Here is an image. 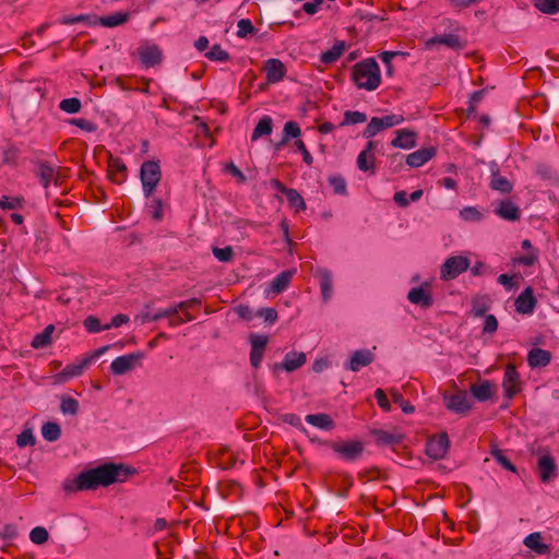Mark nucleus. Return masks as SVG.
<instances>
[{"instance_id":"f257e3e1","label":"nucleus","mask_w":559,"mask_h":559,"mask_svg":"<svg viewBox=\"0 0 559 559\" xmlns=\"http://www.w3.org/2000/svg\"><path fill=\"white\" fill-rule=\"evenodd\" d=\"M133 474H135V469L122 463H105L81 472L73 479H66L62 488L67 493L95 490L99 486L108 487L115 483H123Z\"/></svg>"},{"instance_id":"f03ea898","label":"nucleus","mask_w":559,"mask_h":559,"mask_svg":"<svg viewBox=\"0 0 559 559\" xmlns=\"http://www.w3.org/2000/svg\"><path fill=\"white\" fill-rule=\"evenodd\" d=\"M352 81L358 88L374 91L381 83L380 68L373 58L357 62L352 69Z\"/></svg>"},{"instance_id":"7ed1b4c3","label":"nucleus","mask_w":559,"mask_h":559,"mask_svg":"<svg viewBox=\"0 0 559 559\" xmlns=\"http://www.w3.org/2000/svg\"><path fill=\"white\" fill-rule=\"evenodd\" d=\"M143 193L148 199L162 179V170L157 160H146L140 169Z\"/></svg>"},{"instance_id":"20e7f679","label":"nucleus","mask_w":559,"mask_h":559,"mask_svg":"<svg viewBox=\"0 0 559 559\" xmlns=\"http://www.w3.org/2000/svg\"><path fill=\"white\" fill-rule=\"evenodd\" d=\"M330 449H332L340 459L346 462H356L362 456L365 444L359 440L334 441V443L330 444Z\"/></svg>"},{"instance_id":"39448f33","label":"nucleus","mask_w":559,"mask_h":559,"mask_svg":"<svg viewBox=\"0 0 559 559\" xmlns=\"http://www.w3.org/2000/svg\"><path fill=\"white\" fill-rule=\"evenodd\" d=\"M471 261L464 255L449 257L440 267V278L451 281L469 269Z\"/></svg>"},{"instance_id":"423d86ee","label":"nucleus","mask_w":559,"mask_h":559,"mask_svg":"<svg viewBox=\"0 0 559 559\" xmlns=\"http://www.w3.org/2000/svg\"><path fill=\"white\" fill-rule=\"evenodd\" d=\"M108 347L109 346H103L96 349L91 356L82 358L79 362L67 365L58 374V378L68 380L81 376L83 371L92 364V361L103 355L108 349Z\"/></svg>"},{"instance_id":"0eeeda50","label":"nucleus","mask_w":559,"mask_h":559,"mask_svg":"<svg viewBox=\"0 0 559 559\" xmlns=\"http://www.w3.org/2000/svg\"><path fill=\"white\" fill-rule=\"evenodd\" d=\"M143 358L144 353L140 350L119 356L112 360L110 371L116 376L124 374L140 365Z\"/></svg>"},{"instance_id":"6e6552de","label":"nucleus","mask_w":559,"mask_h":559,"mask_svg":"<svg viewBox=\"0 0 559 559\" xmlns=\"http://www.w3.org/2000/svg\"><path fill=\"white\" fill-rule=\"evenodd\" d=\"M502 388L504 397L508 400L513 399L521 391L520 374L512 364L506 366Z\"/></svg>"},{"instance_id":"1a4fd4ad","label":"nucleus","mask_w":559,"mask_h":559,"mask_svg":"<svg viewBox=\"0 0 559 559\" xmlns=\"http://www.w3.org/2000/svg\"><path fill=\"white\" fill-rule=\"evenodd\" d=\"M140 62L146 69L158 66L163 61V51L156 44H143L138 49Z\"/></svg>"},{"instance_id":"9d476101","label":"nucleus","mask_w":559,"mask_h":559,"mask_svg":"<svg viewBox=\"0 0 559 559\" xmlns=\"http://www.w3.org/2000/svg\"><path fill=\"white\" fill-rule=\"evenodd\" d=\"M450 445L447 432H441L430 438L426 443V454L433 459L440 460L445 456Z\"/></svg>"},{"instance_id":"9b49d317","label":"nucleus","mask_w":559,"mask_h":559,"mask_svg":"<svg viewBox=\"0 0 559 559\" xmlns=\"http://www.w3.org/2000/svg\"><path fill=\"white\" fill-rule=\"evenodd\" d=\"M428 287L427 282L418 287H413L407 294L409 302L420 306L423 309L430 308L433 305V298Z\"/></svg>"},{"instance_id":"f8f14e48","label":"nucleus","mask_w":559,"mask_h":559,"mask_svg":"<svg viewBox=\"0 0 559 559\" xmlns=\"http://www.w3.org/2000/svg\"><path fill=\"white\" fill-rule=\"evenodd\" d=\"M370 435L373 437L374 442L380 447L401 444L406 439V436L399 430L386 431L383 429H372Z\"/></svg>"},{"instance_id":"ddd939ff","label":"nucleus","mask_w":559,"mask_h":559,"mask_svg":"<svg viewBox=\"0 0 559 559\" xmlns=\"http://www.w3.org/2000/svg\"><path fill=\"white\" fill-rule=\"evenodd\" d=\"M537 300L534 296V290L527 286L515 299L514 306L518 313L531 314L536 307Z\"/></svg>"},{"instance_id":"4468645a","label":"nucleus","mask_w":559,"mask_h":559,"mask_svg":"<svg viewBox=\"0 0 559 559\" xmlns=\"http://www.w3.org/2000/svg\"><path fill=\"white\" fill-rule=\"evenodd\" d=\"M537 472L542 483H550L557 477V465L552 456L543 455L537 462Z\"/></svg>"},{"instance_id":"2eb2a0df","label":"nucleus","mask_w":559,"mask_h":559,"mask_svg":"<svg viewBox=\"0 0 559 559\" xmlns=\"http://www.w3.org/2000/svg\"><path fill=\"white\" fill-rule=\"evenodd\" d=\"M374 360V355L369 349H359L353 353L350 359L345 362L344 368L350 371H359Z\"/></svg>"},{"instance_id":"dca6fc26","label":"nucleus","mask_w":559,"mask_h":559,"mask_svg":"<svg viewBox=\"0 0 559 559\" xmlns=\"http://www.w3.org/2000/svg\"><path fill=\"white\" fill-rule=\"evenodd\" d=\"M264 70L266 73V81L271 84L281 82L287 72L285 64L276 58H271L265 61Z\"/></svg>"},{"instance_id":"f3484780","label":"nucleus","mask_w":559,"mask_h":559,"mask_svg":"<svg viewBox=\"0 0 559 559\" xmlns=\"http://www.w3.org/2000/svg\"><path fill=\"white\" fill-rule=\"evenodd\" d=\"M495 214L507 222H518L521 218V210L511 200H501L495 209Z\"/></svg>"},{"instance_id":"a211bd4d","label":"nucleus","mask_w":559,"mask_h":559,"mask_svg":"<svg viewBox=\"0 0 559 559\" xmlns=\"http://www.w3.org/2000/svg\"><path fill=\"white\" fill-rule=\"evenodd\" d=\"M444 400L447 407L456 414H465L472 408V403L465 391H460Z\"/></svg>"},{"instance_id":"6ab92c4d","label":"nucleus","mask_w":559,"mask_h":559,"mask_svg":"<svg viewBox=\"0 0 559 559\" xmlns=\"http://www.w3.org/2000/svg\"><path fill=\"white\" fill-rule=\"evenodd\" d=\"M314 277L319 280L321 297L323 302H328L333 295V283L332 273L325 267H318L314 273Z\"/></svg>"},{"instance_id":"aec40b11","label":"nucleus","mask_w":559,"mask_h":559,"mask_svg":"<svg viewBox=\"0 0 559 559\" xmlns=\"http://www.w3.org/2000/svg\"><path fill=\"white\" fill-rule=\"evenodd\" d=\"M306 360L307 358L305 353L289 352L285 355L282 362L274 365V370L283 369L292 372L302 367L306 364Z\"/></svg>"},{"instance_id":"412c9836","label":"nucleus","mask_w":559,"mask_h":559,"mask_svg":"<svg viewBox=\"0 0 559 559\" xmlns=\"http://www.w3.org/2000/svg\"><path fill=\"white\" fill-rule=\"evenodd\" d=\"M437 153L433 146L419 148L406 156V164L409 167L417 168L430 160Z\"/></svg>"},{"instance_id":"4be33fe9","label":"nucleus","mask_w":559,"mask_h":559,"mask_svg":"<svg viewBox=\"0 0 559 559\" xmlns=\"http://www.w3.org/2000/svg\"><path fill=\"white\" fill-rule=\"evenodd\" d=\"M108 177L117 185H121L126 180L127 166L121 158L110 156L108 162Z\"/></svg>"},{"instance_id":"5701e85b","label":"nucleus","mask_w":559,"mask_h":559,"mask_svg":"<svg viewBox=\"0 0 559 559\" xmlns=\"http://www.w3.org/2000/svg\"><path fill=\"white\" fill-rule=\"evenodd\" d=\"M396 136L391 141L393 147L409 150L416 146V132L409 129L395 131Z\"/></svg>"},{"instance_id":"b1692460","label":"nucleus","mask_w":559,"mask_h":559,"mask_svg":"<svg viewBox=\"0 0 559 559\" xmlns=\"http://www.w3.org/2000/svg\"><path fill=\"white\" fill-rule=\"evenodd\" d=\"M551 361V353L549 350L534 347L527 354V364L531 368L546 367Z\"/></svg>"},{"instance_id":"393cba45","label":"nucleus","mask_w":559,"mask_h":559,"mask_svg":"<svg viewBox=\"0 0 559 559\" xmlns=\"http://www.w3.org/2000/svg\"><path fill=\"white\" fill-rule=\"evenodd\" d=\"M427 47H431L433 45H444L451 49L460 50L463 49L464 43L461 40L460 36L456 34H443L437 35L430 38L426 43Z\"/></svg>"},{"instance_id":"a878e982","label":"nucleus","mask_w":559,"mask_h":559,"mask_svg":"<svg viewBox=\"0 0 559 559\" xmlns=\"http://www.w3.org/2000/svg\"><path fill=\"white\" fill-rule=\"evenodd\" d=\"M524 545L537 555H548L551 550L550 545L542 542L540 533H531L524 538Z\"/></svg>"},{"instance_id":"bb28decb","label":"nucleus","mask_w":559,"mask_h":559,"mask_svg":"<svg viewBox=\"0 0 559 559\" xmlns=\"http://www.w3.org/2000/svg\"><path fill=\"white\" fill-rule=\"evenodd\" d=\"M305 420L322 430H332L335 428V421L329 414L318 413V414H309L305 417Z\"/></svg>"},{"instance_id":"cd10ccee","label":"nucleus","mask_w":559,"mask_h":559,"mask_svg":"<svg viewBox=\"0 0 559 559\" xmlns=\"http://www.w3.org/2000/svg\"><path fill=\"white\" fill-rule=\"evenodd\" d=\"M471 393L477 401L486 402L493 396L495 386L490 381L485 380L478 384H472Z\"/></svg>"},{"instance_id":"c85d7f7f","label":"nucleus","mask_w":559,"mask_h":559,"mask_svg":"<svg viewBox=\"0 0 559 559\" xmlns=\"http://www.w3.org/2000/svg\"><path fill=\"white\" fill-rule=\"evenodd\" d=\"M295 274V270H286L276 275L270 283V290L274 294H281L289 286Z\"/></svg>"},{"instance_id":"c756f323","label":"nucleus","mask_w":559,"mask_h":559,"mask_svg":"<svg viewBox=\"0 0 559 559\" xmlns=\"http://www.w3.org/2000/svg\"><path fill=\"white\" fill-rule=\"evenodd\" d=\"M301 134L300 127L295 121H287L284 126L283 138L280 142H277L274 146L276 151L281 150L285 146L290 139L299 140L298 138Z\"/></svg>"},{"instance_id":"7c9ffc66","label":"nucleus","mask_w":559,"mask_h":559,"mask_svg":"<svg viewBox=\"0 0 559 559\" xmlns=\"http://www.w3.org/2000/svg\"><path fill=\"white\" fill-rule=\"evenodd\" d=\"M55 331L53 324H48L40 333L34 335L31 346L35 349L47 347L52 342V333Z\"/></svg>"},{"instance_id":"2f4dec72","label":"nucleus","mask_w":559,"mask_h":559,"mask_svg":"<svg viewBox=\"0 0 559 559\" xmlns=\"http://www.w3.org/2000/svg\"><path fill=\"white\" fill-rule=\"evenodd\" d=\"M130 19L129 12H115L110 15L98 17V24L104 27H116L127 23Z\"/></svg>"},{"instance_id":"473e14b6","label":"nucleus","mask_w":559,"mask_h":559,"mask_svg":"<svg viewBox=\"0 0 559 559\" xmlns=\"http://www.w3.org/2000/svg\"><path fill=\"white\" fill-rule=\"evenodd\" d=\"M490 188L503 194L510 193L513 189L512 183L506 177L499 174V169L492 170Z\"/></svg>"},{"instance_id":"72a5a7b5","label":"nucleus","mask_w":559,"mask_h":559,"mask_svg":"<svg viewBox=\"0 0 559 559\" xmlns=\"http://www.w3.org/2000/svg\"><path fill=\"white\" fill-rule=\"evenodd\" d=\"M273 130V120L270 116H263L253 129L251 141H257L263 135H270Z\"/></svg>"},{"instance_id":"f704fd0d","label":"nucleus","mask_w":559,"mask_h":559,"mask_svg":"<svg viewBox=\"0 0 559 559\" xmlns=\"http://www.w3.org/2000/svg\"><path fill=\"white\" fill-rule=\"evenodd\" d=\"M491 300L487 295H476L472 298V310L475 317H484L489 310Z\"/></svg>"},{"instance_id":"c9c22d12","label":"nucleus","mask_w":559,"mask_h":559,"mask_svg":"<svg viewBox=\"0 0 559 559\" xmlns=\"http://www.w3.org/2000/svg\"><path fill=\"white\" fill-rule=\"evenodd\" d=\"M344 50L345 43L338 40L333 45V47L330 50L324 51L320 55V61L324 64L333 63L340 59Z\"/></svg>"},{"instance_id":"e433bc0d","label":"nucleus","mask_w":559,"mask_h":559,"mask_svg":"<svg viewBox=\"0 0 559 559\" xmlns=\"http://www.w3.org/2000/svg\"><path fill=\"white\" fill-rule=\"evenodd\" d=\"M41 436L46 441H57L61 437V428L55 421H47L41 426Z\"/></svg>"},{"instance_id":"4c0bfd02","label":"nucleus","mask_w":559,"mask_h":559,"mask_svg":"<svg viewBox=\"0 0 559 559\" xmlns=\"http://www.w3.org/2000/svg\"><path fill=\"white\" fill-rule=\"evenodd\" d=\"M357 166L361 171H370L371 174H374L376 167L373 154L361 151L357 157Z\"/></svg>"},{"instance_id":"58836bf2","label":"nucleus","mask_w":559,"mask_h":559,"mask_svg":"<svg viewBox=\"0 0 559 559\" xmlns=\"http://www.w3.org/2000/svg\"><path fill=\"white\" fill-rule=\"evenodd\" d=\"M60 411L64 414V415H72V416H75L78 415L79 413V408H80V405H79V401L71 397V396H66V395H62L61 399H60Z\"/></svg>"},{"instance_id":"ea45409f","label":"nucleus","mask_w":559,"mask_h":559,"mask_svg":"<svg viewBox=\"0 0 559 559\" xmlns=\"http://www.w3.org/2000/svg\"><path fill=\"white\" fill-rule=\"evenodd\" d=\"M328 181L331 185V187L333 188L335 194L347 195V193H348L347 192V183L343 176H341V175L330 176L328 178Z\"/></svg>"},{"instance_id":"a19ab883","label":"nucleus","mask_w":559,"mask_h":559,"mask_svg":"<svg viewBox=\"0 0 559 559\" xmlns=\"http://www.w3.org/2000/svg\"><path fill=\"white\" fill-rule=\"evenodd\" d=\"M367 121V115L360 111L347 110L344 112V119L340 123L341 127L348 124L364 123Z\"/></svg>"},{"instance_id":"79ce46f5","label":"nucleus","mask_w":559,"mask_h":559,"mask_svg":"<svg viewBox=\"0 0 559 559\" xmlns=\"http://www.w3.org/2000/svg\"><path fill=\"white\" fill-rule=\"evenodd\" d=\"M205 57L211 61H221L226 62L230 59L229 53L222 49L221 45L215 44L212 48L205 53Z\"/></svg>"},{"instance_id":"37998d69","label":"nucleus","mask_w":559,"mask_h":559,"mask_svg":"<svg viewBox=\"0 0 559 559\" xmlns=\"http://www.w3.org/2000/svg\"><path fill=\"white\" fill-rule=\"evenodd\" d=\"M55 170L48 163H40L39 170H38V177L40 180V183L45 189L49 187L50 181L53 178Z\"/></svg>"},{"instance_id":"c03bdc74","label":"nucleus","mask_w":559,"mask_h":559,"mask_svg":"<svg viewBox=\"0 0 559 559\" xmlns=\"http://www.w3.org/2000/svg\"><path fill=\"white\" fill-rule=\"evenodd\" d=\"M384 130L382 122L379 117H372L369 123L366 126L362 131V138L371 139L380 131Z\"/></svg>"},{"instance_id":"a18cd8bd","label":"nucleus","mask_w":559,"mask_h":559,"mask_svg":"<svg viewBox=\"0 0 559 559\" xmlns=\"http://www.w3.org/2000/svg\"><path fill=\"white\" fill-rule=\"evenodd\" d=\"M81 107V100L76 97L64 98L59 103V108L67 114H76Z\"/></svg>"},{"instance_id":"49530a36","label":"nucleus","mask_w":559,"mask_h":559,"mask_svg":"<svg viewBox=\"0 0 559 559\" xmlns=\"http://www.w3.org/2000/svg\"><path fill=\"white\" fill-rule=\"evenodd\" d=\"M460 217L465 222H480L484 214L474 206H466L460 211Z\"/></svg>"},{"instance_id":"de8ad7c7","label":"nucleus","mask_w":559,"mask_h":559,"mask_svg":"<svg viewBox=\"0 0 559 559\" xmlns=\"http://www.w3.org/2000/svg\"><path fill=\"white\" fill-rule=\"evenodd\" d=\"M24 202H25V200L23 197L10 198L8 195H3L0 199V209L4 210V211L21 209L23 206Z\"/></svg>"},{"instance_id":"09e8293b","label":"nucleus","mask_w":559,"mask_h":559,"mask_svg":"<svg viewBox=\"0 0 559 559\" xmlns=\"http://www.w3.org/2000/svg\"><path fill=\"white\" fill-rule=\"evenodd\" d=\"M286 197L292 207H295L297 211L306 210L305 200L296 189L290 188L289 191H287Z\"/></svg>"},{"instance_id":"8fccbe9b","label":"nucleus","mask_w":559,"mask_h":559,"mask_svg":"<svg viewBox=\"0 0 559 559\" xmlns=\"http://www.w3.org/2000/svg\"><path fill=\"white\" fill-rule=\"evenodd\" d=\"M492 457L507 471L516 473V467L514 464L504 455L503 451L500 449L491 450Z\"/></svg>"},{"instance_id":"3c124183","label":"nucleus","mask_w":559,"mask_h":559,"mask_svg":"<svg viewBox=\"0 0 559 559\" xmlns=\"http://www.w3.org/2000/svg\"><path fill=\"white\" fill-rule=\"evenodd\" d=\"M535 7L543 13L556 14L559 12V0H538Z\"/></svg>"},{"instance_id":"603ef678","label":"nucleus","mask_w":559,"mask_h":559,"mask_svg":"<svg viewBox=\"0 0 559 559\" xmlns=\"http://www.w3.org/2000/svg\"><path fill=\"white\" fill-rule=\"evenodd\" d=\"M49 538V533L44 526H36L29 533V539L36 545L45 544Z\"/></svg>"},{"instance_id":"864d4df0","label":"nucleus","mask_w":559,"mask_h":559,"mask_svg":"<svg viewBox=\"0 0 559 559\" xmlns=\"http://www.w3.org/2000/svg\"><path fill=\"white\" fill-rule=\"evenodd\" d=\"M391 396L393 403L400 405V407L405 414H412L415 411V407L412 405L409 401H406L403 397L402 393L397 391H392Z\"/></svg>"},{"instance_id":"5fc2aeb1","label":"nucleus","mask_w":559,"mask_h":559,"mask_svg":"<svg viewBox=\"0 0 559 559\" xmlns=\"http://www.w3.org/2000/svg\"><path fill=\"white\" fill-rule=\"evenodd\" d=\"M163 207L164 203L160 199H153L151 204L148 205L150 215L153 221L160 222L163 219Z\"/></svg>"},{"instance_id":"6e6d98bb","label":"nucleus","mask_w":559,"mask_h":559,"mask_svg":"<svg viewBox=\"0 0 559 559\" xmlns=\"http://www.w3.org/2000/svg\"><path fill=\"white\" fill-rule=\"evenodd\" d=\"M69 123L86 132H95L97 130V124L95 122L84 118H71L69 119Z\"/></svg>"},{"instance_id":"4d7b16f0","label":"nucleus","mask_w":559,"mask_h":559,"mask_svg":"<svg viewBox=\"0 0 559 559\" xmlns=\"http://www.w3.org/2000/svg\"><path fill=\"white\" fill-rule=\"evenodd\" d=\"M83 325L90 333H98L106 330L105 325L100 324L99 319L94 316H88L87 318H85V320L83 321Z\"/></svg>"},{"instance_id":"13d9d810","label":"nucleus","mask_w":559,"mask_h":559,"mask_svg":"<svg viewBox=\"0 0 559 559\" xmlns=\"http://www.w3.org/2000/svg\"><path fill=\"white\" fill-rule=\"evenodd\" d=\"M213 254L221 262H229L234 257V250L230 246L224 248L214 247Z\"/></svg>"},{"instance_id":"bf43d9fd","label":"nucleus","mask_w":559,"mask_h":559,"mask_svg":"<svg viewBox=\"0 0 559 559\" xmlns=\"http://www.w3.org/2000/svg\"><path fill=\"white\" fill-rule=\"evenodd\" d=\"M35 442H36V438L33 435L32 429H25L16 438V444L20 448H24V447H27V445H34Z\"/></svg>"},{"instance_id":"052dcab7","label":"nucleus","mask_w":559,"mask_h":559,"mask_svg":"<svg viewBox=\"0 0 559 559\" xmlns=\"http://www.w3.org/2000/svg\"><path fill=\"white\" fill-rule=\"evenodd\" d=\"M238 31L237 36L240 38L246 37L249 34L255 33V27L252 25L249 19H241L237 24Z\"/></svg>"},{"instance_id":"680f3d73","label":"nucleus","mask_w":559,"mask_h":559,"mask_svg":"<svg viewBox=\"0 0 559 559\" xmlns=\"http://www.w3.org/2000/svg\"><path fill=\"white\" fill-rule=\"evenodd\" d=\"M224 171L235 177L239 183H243L247 180L243 173L233 162L224 166Z\"/></svg>"},{"instance_id":"e2e57ef3","label":"nucleus","mask_w":559,"mask_h":559,"mask_svg":"<svg viewBox=\"0 0 559 559\" xmlns=\"http://www.w3.org/2000/svg\"><path fill=\"white\" fill-rule=\"evenodd\" d=\"M484 318L483 334H493L498 329L497 318L493 314H486Z\"/></svg>"},{"instance_id":"0e129e2a","label":"nucleus","mask_w":559,"mask_h":559,"mask_svg":"<svg viewBox=\"0 0 559 559\" xmlns=\"http://www.w3.org/2000/svg\"><path fill=\"white\" fill-rule=\"evenodd\" d=\"M249 342H250L251 348L265 349L266 344L269 342V336L261 335V334H250Z\"/></svg>"},{"instance_id":"69168bd1","label":"nucleus","mask_w":559,"mask_h":559,"mask_svg":"<svg viewBox=\"0 0 559 559\" xmlns=\"http://www.w3.org/2000/svg\"><path fill=\"white\" fill-rule=\"evenodd\" d=\"M379 118H380L384 129L392 128V127L397 126L404 121V117L402 115H395V114L386 115V116L379 117Z\"/></svg>"},{"instance_id":"338daca9","label":"nucleus","mask_w":559,"mask_h":559,"mask_svg":"<svg viewBox=\"0 0 559 559\" xmlns=\"http://www.w3.org/2000/svg\"><path fill=\"white\" fill-rule=\"evenodd\" d=\"M255 316L263 318L265 322H269L271 324L277 320V311L276 309L271 307L259 309Z\"/></svg>"},{"instance_id":"774afa93","label":"nucleus","mask_w":559,"mask_h":559,"mask_svg":"<svg viewBox=\"0 0 559 559\" xmlns=\"http://www.w3.org/2000/svg\"><path fill=\"white\" fill-rule=\"evenodd\" d=\"M469 270L474 276H484V275L493 274V271L481 261H477L475 263V265H473L472 267L469 266Z\"/></svg>"}]
</instances>
